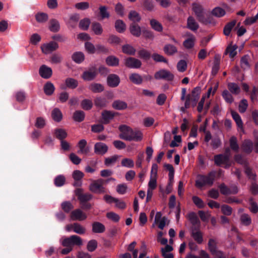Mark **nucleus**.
Segmentation results:
<instances>
[{
	"label": "nucleus",
	"instance_id": "f257e3e1",
	"mask_svg": "<svg viewBox=\"0 0 258 258\" xmlns=\"http://www.w3.org/2000/svg\"><path fill=\"white\" fill-rule=\"evenodd\" d=\"M121 132L119 135L120 138L126 141H141L143 139V134L139 130H133L126 125H121L119 127Z\"/></svg>",
	"mask_w": 258,
	"mask_h": 258
},
{
	"label": "nucleus",
	"instance_id": "f03ea898",
	"mask_svg": "<svg viewBox=\"0 0 258 258\" xmlns=\"http://www.w3.org/2000/svg\"><path fill=\"white\" fill-rule=\"evenodd\" d=\"M191 9L200 22L204 25L215 24L216 22L212 18L210 17L205 18V10L201 5L197 3H193Z\"/></svg>",
	"mask_w": 258,
	"mask_h": 258
},
{
	"label": "nucleus",
	"instance_id": "7ed1b4c3",
	"mask_svg": "<svg viewBox=\"0 0 258 258\" xmlns=\"http://www.w3.org/2000/svg\"><path fill=\"white\" fill-rule=\"evenodd\" d=\"M216 173L215 171H212L206 175H198L195 183L196 187L202 188L205 185L212 186L214 183Z\"/></svg>",
	"mask_w": 258,
	"mask_h": 258
},
{
	"label": "nucleus",
	"instance_id": "20e7f679",
	"mask_svg": "<svg viewBox=\"0 0 258 258\" xmlns=\"http://www.w3.org/2000/svg\"><path fill=\"white\" fill-rule=\"evenodd\" d=\"M59 242L64 247H71L75 245L80 246L82 245V240L81 237L77 235H72L69 237H62Z\"/></svg>",
	"mask_w": 258,
	"mask_h": 258
},
{
	"label": "nucleus",
	"instance_id": "39448f33",
	"mask_svg": "<svg viewBox=\"0 0 258 258\" xmlns=\"http://www.w3.org/2000/svg\"><path fill=\"white\" fill-rule=\"evenodd\" d=\"M105 180L102 178L94 180L90 184L89 189L95 194H104L106 192L105 188L103 186Z\"/></svg>",
	"mask_w": 258,
	"mask_h": 258
},
{
	"label": "nucleus",
	"instance_id": "423d86ee",
	"mask_svg": "<svg viewBox=\"0 0 258 258\" xmlns=\"http://www.w3.org/2000/svg\"><path fill=\"white\" fill-rule=\"evenodd\" d=\"M215 164L219 166L224 165L226 168L230 166V157L227 154H221L214 156Z\"/></svg>",
	"mask_w": 258,
	"mask_h": 258
},
{
	"label": "nucleus",
	"instance_id": "0eeeda50",
	"mask_svg": "<svg viewBox=\"0 0 258 258\" xmlns=\"http://www.w3.org/2000/svg\"><path fill=\"white\" fill-rule=\"evenodd\" d=\"M154 78L156 80H164L167 81H172L173 80L174 76L170 71L162 69L155 73Z\"/></svg>",
	"mask_w": 258,
	"mask_h": 258
},
{
	"label": "nucleus",
	"instance_id": "6e6552de",
	"mask_svg": "<svg viewBox=\"0 0 258 258\" xmlns=\"http://www.w3.org/2000/svg\"><path fill=\"white\" fill-rule=\"evenodd\" d=\"M82 188H77L75 190L76 195L77 196L80 204H83L89 201L92 199L93 196L89 193L84 194Z\"/></svg>",
	"mask_w": 258,
	"mask_h": 258
},
{
	"label": "nucleus",
	"instance_id": "1a4fd4ad",
	"mask_svg": "<svg viewBox=\"0 0 258 258\" xmlns=\"http://www.w3.org/2000/svg\"><path fill=\"white\" fill-rule=\"evenodd\" d=\"M58 48V44L54 41H51L48 43L43 44L41 46L42 51L46 54L51 53Z\"/></svg>",
	"mask_w": 258,
	"mask_h": 258
},
{
	"label": "nucleus",
	"instance_id": "9d476101",
	"mask_svg": "<svg viewBox=\"0 0 258 258\" xmlns=\"http://www.w3.org/2000/svg\"><path fill=\"white\" fill-rule=\"evenodd\" d=\"M124 61L125 66L131 69H139L142 65L141 61L134 57H128Z\"/></svg>",
	"mask_w": 258,
	"mask_h": 258
},
{
	"label": "nucleus",
	"instance_id": "9b49d317",
	"mask_svg": "<svg viewBox=\"0 0 258 258\" xmlns=\"http://www.w3.org/2000/svg\"><path fill=\"white\" fill-rule=\"evenodd\" d=\"M97 74V71L95 67L91 68L83 72L82 78L85 81H92L95 79Z\"/></svg>",
	"mask_w": 258,
	"mask_h": 258
},
{
	"label": "nucleus",
	"instance_id": "f8f14e48",
	"mask_svg": "<svg viewBox=\"0 0 258 258\" xmlns=\"http://www.w3.org/2000/svg\"><path fill=\"white\" fill-rule=\"evenodd\" d=\"M219 188L221 193L224 195L236 194L238 191V188L236 185L232 186L230 188H229L224 183L220 185Z\"/></svg>",
	"mask_w": 258,
	"mask_h": 258
},
{
	"label": "nucleus",
	"instance_id": "ddd939ff",
	"mask_svg": "<svg viewBox=\"0 0 258 258\" xmlns=\"http://www.w3.org/2000/svg\"><path fill=\"white\" fill-rule=\"evenodd\" d=\"M84 176L83 172L79 170H74L72 173V177L74 179V185L76 186H81L82 184V179Z\"/></svg>",
	"mask_w": 258,
	"mask_h": 258
},
{
	"label": "nucleus",
	"instance_id": "4468645a",
	"mask_svg": "<svg viewBox=\"0 0 258 258\" xmlns=\"http://www.w3.org/2000/svg\"><path fill=\"white\" fill-rule=\"evenodd\" d=\"M71 218L73 220L83 221L87 218V215L81 210L78 209L71 212Z\"/></svg>",
	"mask_w": 258,
	"mask_h": 258
},
{
	"label": "nucleus",
	"instance_id": "2eb2a0df",
	"mask_svg": "<svg viewBox=\"0 0 258 258\" xmlns=\"http://www.w3.org/2000/svg\"><path fill=\"white\" fill-rule=\"evenodd\" d=\"M120 83L119 77L115 74H110L107 78V85L111 87H116Z\"/></svg>",
	"mask_w": 258,
	"mask_h": 258
},
{
	"label": "nucleus",
	"instance_id": "dca6fc26",
	"mask_svg": "<svg viewBox=\"0 0 258 258\" xmlns=\"http://www.w3.org/2000/svg\"><path fill=\"white\" fill-rule=\"evenodd\" d=\"M108 151L107 146L102 142L96 143L94 145V152L99 155H103Z\"/></svg>",
	"mask_w": 258,
	"mask_h": 258
},
{
	"label": "nucleus",
	"instance_id": "f3484780",
	"mask_svg": "<svg viewBox=\"0 0 258 258\" xmlns=\"http://www.w3.org/2000/svg\"><path fill=\"white\" fill-rule=\"evenodd\" d=\"M39 73L42 78L48 79L52 76V71L50 68L44 64L40 68Z\"/></svg>",
	"mask_w": 258,
	"mask_h": 258
},
{
	"label": "nucleus",
	"instance_id": "a211bd4d",
	"mask_svg": "<svg viewBox=\"0 0 258 258\" xmlns=\"http://www.w3.org/2000/svg\"><path fill=\"white\" fill-rule=\"evenodd\" d=\"M115 115V113L113 111L108 110L103 111L101 113L102 122L104 124L108 123L114 118Z\"/></svg>",
	"mask_w": 258,
	"mask_h": 258
},
{
	"label": "nucleus",
	"instance_id": "6ab92c4d",
	"mask_svg": "<svg viewBox=\"0 0 258 258\" xmlns=\"http://www.w3.org/2000/svg\"><path fill=\"white\" fill-rule=\"evenodd\" d=\"M241 149L244 152L247 154L250 153L253 149L252 142L249 139L244 140L242 143Z\"/></svg>",
	"mask_w": 258,
	"mask_h": 258
},
{
	"label": "nucleus",
	"instance_id": "aec40b11",
	"mask_svg": "<svg viewBox=\"0 0 258 258\" xmlns=\"http://www.w3.org/2000/svg\"><path fill=\"white\" fill-rule=\"evenodd\" d=\"M186 27L192 31H196L199 29V25L192 16H189L187 19Z\"/></svg>",
	"mask_w": 258,
	"mask_h": 258
},
{
	"label": "nucleus",
	"instance_id": "412c9836",
	"mask_svg": "<svg viewBox=\"0 0 258 258\" xmlns=\"http://www.w3.org/2000/svg\"><path fill=\"white\" fill-rule=\"evenodd\" d=\"M189 37L185 39L183 42V45L186 49H190L194 46L196 38L191 34L188 35Z\"/></svg>",
	"mask_w": 258,
	"mask_h": 258
},
{
	"label": "nucleus",
	"instance_id": "4be33fe9",
	"mask_svg": "<svg viewBox=\"0 0 258 258\" xmlns=\"http://www.w3.org/2000/svg\"><path fill=\"white\" fill-rule=\"evenodd\" d=\"M87 145V142L85 140H81L79 143L78 146L79 147V150L78 151V153L87 155L89 152V149L88 147H86Z\"/></svg>",
	"mask_w": 258,
	"mask_h": 258
},
{
	"label": "nucleus",
	"instance_id": "5701e85b",
	"mask_svg": "<svg viewBox=\"0 0 258 258\" xmlns=\"http://www.w3.org/2000/svg\"><path fill=\"white\" fill-rule=\"evenodd\" d=\"M231 114L233 119L235 121L237 127L243 131V122L240 115L236 111L234 110H231Z\"/></svg>",
	"mask_w": 258,
	"mask_h": 258
},
{
	"label": "nucleus",
	"instance_id": "b1692460",
	"mask_svg": "<svg viewBox=\"0 0 258 258\" xmlns=\"http://www.w3.org/2000/svg\"><path fill=\"white\" fill-rule=\"evenodd\" d=\"M53 133L55 137L60 141L64 140L67 137V133L62 128H56L54 130Z\"/></svg>",
	"mask_w": 258,
	"mask_h": 258
},
{
	"label": "nucleus",
	"instance_id": "393cba45",
	"mask_svg": "<svg viewBox=\"0 0 258 258\" xmlns=\"http://www.w3.org/2000/svg\"><path fill=\"white\" fill-rule=\"evenodd\" d=\"M191 236L199 244H201L203 242V234L199 230H193L191 232Z\"/></svg>",
	"mask_w": 258,
	"mask_h": 258
},
{
	"label": "nucleus",
	"instance_id": "a878e982",
	"mask_svg": "<svg viewBox=\"0 0 258 258\" xmlns=\"http://www.w3.org/2000/svg\"><path fill=\"white\" fill-rule=\"evenodd\" d=\"M88 88L92 92L95 93L101 92L104 90L103 86L99 83H92L89 86Z\"/></svg>",
	"mask_w": 258,
	"mask_h": 258
},
{
	"label": "nucleus",
	"instance_id": "bb28decb",
	"mask_svg": "<svg viewBox=\"0 0 258 258\" xmlns=\"http://www.w3.org/2000/svg\"><path fill=\"white\" fill-rule=\"evenodd\" d=\"M112 105L114 109L118 110L125 109L127 107V105L126 102L119 100L114 101Z\"/></svg>",
	"mask_w": 258,
	"mask_h": 258
},
{
	"label": "nucleus",
	"instance_id": "cd10ccee",
	"mask_svg": "<svg viewBox=\"0 0 258 258\" xmlns=\"http://www.w3.org/2000/svg\"><path fill=\"white\" fill-rule=\"evenodd\" d=\"M130 30L131 34L136 37H139L141 34V27L134 23L132 24L130 27Z\"/></svg>",
	"mask_w": 258,
	"mask_h": 258
},
{
	"label": "nucleus",
	"instance_id": "c85d7f7f",
	"mask_svg": "<svg viewBox=\"0 0 258 258\" xmlns=\"http://www.w3.org/2000/svg\"><path fill=\"white\" fill-rule=\"evenodd\" d=\"M150 25L153 29L155 31L161 32L163 30L162 24L156 19H151L150 21Z\"/></svg>",
	"mask_w": 258,
	"mask_h": 258
},
{
	"label": "nucleus",
	"instance_id": "c756f323",
	"mask_svg": "<svg viewBox=\"0 0 258 258\" xmlns=\"http://www.w3.org/2000/svg\"><path fill=\"white\" fill-rule=\"evenodd\" d=\"M92 231L94 233H102L105 231V227L102 223L95 222L92 224Z\"/></svg>",
	"mask_w": 258,
	"mask_h": 258
},
{
	"label": "nucleus",
	"instance_id": "7c9ffc66",
	"mask_svg": "<svg viewBox=\"0 0 258 258\" xmlns=\"http://www.w3.org/2000/svg\"><path fill=\"white\" fill-rule=\"evenodd\" d=\"M164 51L167 55H172L177 52V49L172 44H166L164 47Z\"/></svg>",
	"mask_w": 258,
	"mask_h": 258
},
{
	"label": "nucleus",
	"instance_id": "2f4dec72",
	"mask_svg": "<svg viewBox=\"0 0 258 258\" xmlns=\"http://www.w3.org/2000/svg\"><path fill=\"white\" fill-rule=\"evenodd\" d=\"M51 116L54 121L59 122L62 119V114L58 108H55L52 111Z\"/></svg>",
	"mask_w": 258,
	"mask_h": 258
},
{
	"label": "nucleus",
	"instance_id": "473e14b6",
	"mask_svg": "<svg viewBox=\"0 0 258 258\" xmlns=\"http://www.w3.org/2000/svg\"><path fill=\"white\" fill-rule=\"evenodd\" d=\"M211 14L216 17L220 18L223 17L226 14V12L222 8L217 7L213 9Z\"/></svg>",
	"mask_w": 258,
	"mask_h": 258
},
{
	"label": "nucleus",
	"instance_id": "72a5a7b5",
	"mask_svg": "<svg viewBox=\"0 0 258 258\" xmlns=\"http://www.w3.org/2000/svg\"><path fill=\"white\" fill-rule=\"evenodd\" d=\"M228 88L230 92L233 94L238 95L240 91L239 86L235 83H229L228 84Z\"/></svg>",
	"mask_w": 258,
	"mask_h": 258
},
{
	"label": "nucleus",
	"instance_id": "f704fd0d",
	"mask_svg": "<svg viewBox=\"0 0 258 258\" xmlns=\"http://www.w3.org/2000/svg\"><path fill=\"white\" fill-rule=\"evenodd\" d=\"M217 245V242L215 239L210 238L209 239L208 243V248L212 254L218 250Z\"/></svg>",
	"mask_w": 258,
	"mask_h": 258
},
{
	"label": "nucleus",
	"instance_id": "c9c22d12",
	"mask_svg": "<svg viewBox=\"0 0 258 258\" xmlns=\"http://www.w3.org/2000/svg\"><path fill=\"white\" fill-rule=\"evenodd\" d=\"M72 59L77 63H81L85 58L84 54L81 52H76L72 56Z\"/></svg>",
	"mask_w": 258,
	"mask_h": 258
},
{
	"label": "nucleus",
	"instance_id": "e433bc0d",
	"mask_svg": "<svg viewBox=\"0 0 258 258\" xmlns=\"http://www.w3.org/2000/svg\"><path fill=\"white\" fill-rule=\"evenodd\" d=\"M130 80L134 84L137 85L141 84L143 82L142 77L138 74H132L130 77Z\"/></svg>",
	"mask_w": 258,
	"mask_h": 258
},
{
	"label": "nucleus",
	"instance_id": "4c0bfd02",
	"mask_svg": "<svg viewBox=\"0 0 258 258\" xmlns=\"http://www.w3.org/2000/svg\"><path fill=\"white\" fill-rule=\"evenodd\" d=\"M65 84L67 87L71 89H75L78 86V81L72 78L66 79Z\"/></svg>",
	"mask_w": 258,
	"mask_h": 258
},
{
	"label": "nucleus",
	"instance_id": "58836bf2",
	"mask_svg": "<svg viewBox=\"0 0 258 258\" xmlns=\"http://www.w3.org/2000/svg\"><path fill=\"white\" fill-rule=\"evenodd\" d=\"M115 28L118 32L122 33L125 30L126 25L122 20H118L115 23Z\"/></svg>",
	"mask_w": 258,
	"mask_h": 258
},
{
	"label": "nucleus",
	"instance_id": "ea45409f",
	"mask_svg": "<svg viewBox=\"0 0 258 258\" xmlns=\"http://www.w3.org/2000/svg\"><path fill=\"white\" fill-rule=\"evenodd\" d=\"M49 30L52 32H57L60 28L59 23L56 20L52 19L49 22Z\"/></svg>",
	"mask_w": 258,
	"mask_h": 258
},
{
	"label": "nucleus",
	"instance_id": "a19ab883",
	"mask_svg": "<svg viewBox=\"0 0 258 258\" xmlns=\"http://www.w3.org/2000/svg\"><path fill=\"white\" fill-rule=\"evenodd\" d=\"M66 181V178L63 175H59L56 176L54 179V183L57 187L63 186Z\"/></svg>",
	"mask_w": 258,
	"mask_h": 258
},
{
	"label": "nucleus",
	"instance_id": "79ce46f5",
	"mask_svg": "<svg viewBox=\"0 0 258 258\" xmlns=\"http://www.w3.org/2000/svg\"><path fill=\"white\" fill-rule=\"evenodd\" d=\"M236 21L233 20L228 23H227L224 27V30H223V33L224 35L226 36L229 35L232 29L234 27V26L236 24Z\"/></svg>",
	"mask_w": 258,
	"mask_h": 258
},
{
	"label": "nucleus",
	"instance_id": "37998d69",
	"mask_svg": "<svg viewBox=\"0 0 258 258\" xmlns=\"http://www.w3.org/2000/svg\"><path fill=\"white\" fill-rule=\"evenodd\" d=\"M237 48V46L236 45H229L226 49L225 53L227 54H228L230 57L233 58L237 54V51H236Z\"/></svg>",
	"mask_w": 258,
	"mask_h": 258
},
{
	"label": "nucleus",
	"instance_id": "c03bdc74",
	"mask_svg": "<svg viewBox=\"0 0 258 258\" xmlns=\"http://www.w3.org/2000/svg\"><path fill=\"white\" fill-rule=\"evenodd\" d=\"M85 118V113L81 110L76 111L73 115V118L74 120L77 122L82 121Z\"/></svg>",
	"mask_w": 258,
	"mask_h": 258
},
{
	"label": "nucleus",
	"instance_id": "a18cd8bd",
	"mask_svg": "<svg viewBox=\"0 0 258 258\" xmlns=\"http://www.w3.org/2000/svg\"><path fill=\"white\" fill-rule=\"evenodd\" d=\"M94 103L97 107H103L106 106L107 101L105 98L99 97L95 99Z\"/></svg>",
	"mask_w": 258,
	"mask_h": 258
},
{
	"label": "nucleus",
	"instance_id": "49530a36",
	"mask_svg": "<svg viewBox=\"0 0 258 258\" xmlns=\"http://www.w3.org/2000/svg\"><path fill=\"white\" fill-rule=\"evenodd\" d=\"M55 88L53 84L50 82L47 83L44 86V93L47 95H51L53 94Z\"/></svg>",
	"mask_w": 258,
	"mask_h": 258
},
{
	"label": "nucleus",
	"instance_id": "de8ad7c7",
	"mask_svg": "<svg viewBox=\"0 0 258 258\" xmlns=\"http://www.w3.org/2000/svg\"><path fill=\"white\" fill-rule=\"evenodd\" d=\"M122 50L123 53L129 55H134L136 52L135 48L129 44L122 46Z\"/></svg>",
	"mask_w": 258,
	"mask_h": 258
},
{
	"label": "nucleus",
	"instance_id": "09e8293b",
	"mask_svg": "<svg viewBox=\"0 0 258 258\" xmlns=\"http://www.w3.org/2000/svg\"><path fill=\"white\" fill-rule=\"evenodd\" d=\"M106 62L109 66H117L119 63V59L114 56H109L106 58Z\"/></svg>",
	"mask_w": 258,
	"mask_h": 258
},
{
	"label": "nucleus",
	"instance_id": "8fccbe9b",
	"mask_svg": "<svg viewBox=\"0 0 258 258\" xmlns=\"http://www.w3.org/2000/svg\"><path fill=\"white\" fill-rule=\"evenodd\" d=\"M230 146L231 149L235 152H237L239 150V145L237 143V138L232 136L229 140Z\"/></svg>",
	"mask_w": 258,
	"mask_h": 258
},
{
	"label": "nucleus",
	"instance_id": "3c124183",
	"mask_svg": "<svg viewBox=\"0 0 258 258\" xmlns=\"http://www.w3.org/2000/svg\"><path fill=\"white\" fill-rule=\"evenodd\" d=\"M177 70L178 72L183 73L187 69V62L185 60H180L177 63Z\"/></svg>",
	"mask_w": 258,
	"mask_h": 258
},
{
	"label": "nucleus",
	"instance_id": "603ef678",
	"mask_svg": "<svg viewBox=\"0 0 258 258\" xmlns=\"http://www.w3.org/2000/svg\"><path fill=\"white\" fill-rule=\"evenodd\" d=\"M36 21L39 23H44L48 20V15L44 13H38L35 15Z\"/></svg>",
	"mask_w": 258,
	"mask_h": 258
},
{
	"label": "nucleus",
	"instance_id": "864d4df0",
	"mask_svg": "<svg viewBox=\"0 0 258 258\" xmlns=\"http://www.w3.org/2000/svg\"><path fill=\"white\" fill-rule=\"evenodd\" d=\"M128 18L130 20L134 22H138L141 20V17L138 13L135 11H132L130 12Z\"/></svg>",
	"mask_w": 258,
	"mask_h": 258
},
{
	"label": "nucleus",
	"instance_id": "5fc2aeb1",
	"mask_svg": "<svg viewBox=\"0 0 258 258\" xmlns=\"http://www.w3.org/2000/svg\"><path fill=\"white\" fill-rule=\"evenodd\" d=\"M249 59V56L247 55L243 56L241 58L240 64L241 67L243 69L246 70L249 68L250 66L248 62Z\"/></svg>",
	"mask_w": 258,
	"mask_h": 258
},
{
	"label": "nucleus",
	"instance_id": "6e6d98bb",
	"mask_svg": "<svg viewBox=\"0 0 258 258\" xmlns=\"http://www.w3.org/2000/svg\"><path fill=\"white\" fill-rule=\"evenodd\" d=\"M92 30L96 35H101L103 32V29L101 24L95 22L92 24Z\"/></svg>",
	"mask_w": 258,
	"mask_h": 258
},
{
	"label": "nucleus",
	"instance_id": "4d7b16f0",
	"mask_svg": "<svg viewBox=\"0 0 258 258\" xmlns=\"http://www.w3.org/2000/svg\"><path fill=\"white\" fill-rule=\"evenodd\" d=\"M121 164L123 167L133 168L134 166V162L130 158H124L121 160Z\"/></svg>",
	"mask_w": 258,
	"mask_h": 258
},
{
	"label": "nucleus",
	"instance_id": "13d9d810",
	"mask_svg": "<svg viewBox=\"0 0 258 258\" xmlns=\"http://www.w3.org/2000/svg\"><path fill=\"white\" fill-rule=\"evenodd\" d=\"M157 187V180L156 177L151 175L150 179L148 183V189L153 190Z\"/></svg>",
	"mask_w": 258,
	"mask_h": 258
},
{
	"label": "nucleus",
	"instance_id": "bf43d9fd",
	"mask_svg": "<svg viewBox=\"0 0 258 258\" xmlns=\"http://www.w3.org/2000/svg\"><path fill=\"white\" fill-rule=\"evenodd\" d=\"M118 156L117 155H114L113 156L106 158L104 161V164L106 166H110L114 164L117 161Z\"/></svg>",
	"mask_w": 258,
	"mask_h": 258
},
{
	"label": "nucleus",
	"instance_id": "052dcab7",
	"mask_svg": "<svg viewBox=\"0 0 258 258\" xmlns=\"http://www.w3.org/2000/svg\"><path fill=\"white\" fill-rule=\"evenodd\" d=\"M188 217L189 220L193 225H198L200 224L199 219L195 213H190L188 215Z\"/></svg>",
	"mask_w": 258,
	"mask_h": 258
},
{
	"label": "nucleus",
	"instance_id": "680f3d73",
	"mask_svg": "<svg viewBox=\"0 0 258 258\" xmlns=\"http://www.w3.org/2000/svg\"><path fill=\"white\" fill-rule=\"evenodd\" d=\"M62 57L61 54L58 53H54L52 54L50 58V62L52 63L57 64L61 62Z\"/></svg>",
	"mask_w": 258,
	"mask_h": 258
},
{
	"label": "nucleus",
	"instance_id": "e2e57ef3",
	"mask_svg": "<svg viewBox=\"0 0 258 258\" xmlns=\"http://www.w3.org/2000/svg\"><path fill=\"white\" fill-rule=\"evenodd\" d=\"M138 54L141 58L145 60L149 59L151 57V53L149 51L144 49H142L139 51Z\"/></svg>",
	"mask_w": 258,
	"mask_h": 258
},
{
	"label": "nucleus",
	"instance_id": "0e129e2a",
	"mask_svg": "<svg viewBox=\"0 0 258 258\" xmlns=\"http://www.w3.org/2000/svg\"><path fill=\"white\" fill-rule=\"evenodd\" d=\"M222 95L227 103H231L233 101V97L228 90H225L223 91Z\"/></svg>",
	"mask_w": 258,
	"mask_h": 258
},
{
	"label": "nucleus",
	"instance_id": "69168bd1",
	"mask_svg": "<svg viewBox=\"0 0 258 258\" xmlns=\"http://www.w3.org/2000/svg\"><path fill=\"white\" fill-rule=\"evenodd\" d=\"M74 232L79 234H83L85 232V228L81 224L78 223H74Z\"/></svg>",
	"mask_w": 258,
	"mask_h": 258
},
{
	"label": "nucleus",
	"instance_id": "338daca9",
	"mask_svg": "<svg viewBox=\"0 0 258 258\" xmlns=\"http://www.w3.org/2000/svg\"><path fill=\"white\" fill-rule=\"evenodd\" d=\"M93 106L91 100L89 99H84L81 102V106L85 110H90Z\"/></svg>",
	"mask_w": 258,
	"mask_h": 258
},
{
	"label": "nucleus",
	"instance_id": "774afa93",
	"mask_svg": "<svg viewBox=\"0 0 258 258\" xmlns=\"http://www.w3.org/2000/svg\"><path fill=\"white\" fill-rule=\"evenodd\" d=\"M90 24V21L89 19H84L80 22L79 27L82 30H87Z\"/></svg>",
	"mask_w": 258,
	"mask_h": 258
}]
</instances>
